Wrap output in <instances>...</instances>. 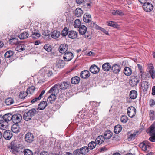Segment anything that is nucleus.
<instances>
[{
  "label": "nucleus",
  "instance_id": "1",
  "mask_svg": "<svg viewBox=\"0 0 155 155\" xmlns=\"http://www.w3.org/2000/svg\"><path fill=\"white\" fill-rule=\"evenodd\" d=\"M12 115L10 113L7 114L3 117L0 115V129L5 130L8 122L12 120Z\"/></svg>",
  "mask_w": 155,
  "mask_h": 155
},
{
  "label": "nucleus",
  "instance_id": "2",
  "mask_svg": "<svg viewBox=\"0 0 155 155\" xmlns=\"http://www.w3.org/2000/svg\"><path fill=\"white\" fill-rule=\"evenodd\" d=\"M69 84L68 82H63L54 85L51 87V89H54V91H59L58 87L61 89H65L69 87Z\"/></svg>",
  "mask_w": 155,
  "mask_h": 155
},
{
  "label": "nucleus",
  "instance_id": "3",
  "mask_svg": "<svg viewBox=\"0 0 155 155\" xmlns=\"http://www.w3.org/2000/svg\"><path fill=\"white\" fill-rule=\"evenodd\" d=\"M36 112L35 109L33 108L30 110L28 111L25 113L23 115V118L26 121H28L31 119L32 117L34 116Z\"/></svg>",
  "mask_w": 155,
  "mask_h": 155
},
{
  "label": "nucleus",
  "instance_id": "4",
  "mask_svg": "<svg viewBox=\"0 0 155 155\" xmlns=\"http://www.w3.org/2000/svg\"><path fill=\"white\" fill-rule=\"evenodd\" d=\"M11 152L14 154H16L19 152V148L18 147L17 143L15 141L12 142L10 145L8 147Z\"/></svg>",
  "mask_w": 155,
  "mask_h": 155
},
{
  "label": "nucleus",
  "instance_id": "5",
  "mask_svg": "<svg viewBox=\"0 0 155 155\" xmlns=\"http://www.w3.org/2000/svg\"><path fill=\"white\" fill-rule=\"evenodd\" d=\"M136 112V109L133 106H130L127 108V114L128 116L130 118H132L134 117Z\"/></svg>",
  "mask_w": 155,
  "mask_h": 155
},
{
  "label": "nucleus",
  "instance_id": "6",
  "mask_svg": "<svg viewBox=\"0 0 155 155\" xmlns=\"http://www.w3.org/2000/svg\"><path fill=\"white\" fill-rule=\"evenodd\" d=\"M139 81V79L137 76H132L130 79L129 84L131 86L134 87L137 85Z\"/></svg>",
  "mask_w": 155,
  "mask_h": 155
},
{
  "label": "nucleus",
  "instance_id": "7",
  "mask_svg": "<svg viewBox=\"0 0 155 155\" xmlns=\"http://www.w3.org/2000/svg\"><path fill=\"white\" fill-rule=\"evenodd\" d=\"M139 146L144 151L147 150V148L149 149L150 147V143L148 141H144L142 143H140Z\"/></svg>",
  "mask_w": 155,
  "mask_h": 155
},
{
  "label": "nucleus",
  "instance_id": "8",
  "mask_svg": "<svg viewBox=\"0 0 155 155\" xmlns=\"http://www.w3.org/2000/svg\"><path fill=\"white\" fill-rule=\"evenodd\" d=\"M143 10L147 12H150L153 8V6L152 4L145 2H143Z\"/></svg>",
  "mask_w": 155,
  "mask_h": 155
},
{
  "label": "nucleus",
  "instance_id": "9",
  "mask_svg": "<svg viewBox=\"0 0 155 155\" xmlns=\"http://www.w3.org/2000/svg\"><path fill=\"white\" fill-rule=\"evenodd\" d=\"M51 89V88L49 90V93H51V94L49 96V101L51 103H52V102L54 101L56 98L55 95L57 94L58 93V91H55L54 89Z\"/></svg>",
  "mask_w": 155,
  "mask_h": 155
},
{
  "label": "nucleus",
  "instance_id": "10",
  "mask_svg": "<svg viewBox=\"0 0 155 155\" xmlns=\"http://www.w3.org/2000/svg\"><path fill=\"white\" fill-rule=\"evenodd\" d=\"M22 119L21 115L19 114L12 115V120L15 124H18L19 123Z\"/></svg>",
  "mask_w": 155,
  "mask_h": 155
},
{
  "label": "nucleus",
  "instance_id": "11",
  "mask_svg": "<svg viewBox=\"0 0 155 155\" xmlns=\"http://www.w3.org/2000/svg\"><path fill=\"white\" fill-rule=\"evenodd\" d=\"M25 139L27 142L31 143L34 140L33 135L32 133L28 132L25 135Z\"/></svg>",
  "mask_w": 155,
  "mask_h": 155
},
{
  "label": "nucleus",
  "instance_id": "12",
  "mask_svg": "<svg viewBox=\"0 0 155 155\" xmlns=\"http://www.w3.org/2000/svg\"><path fill=\"white\" fill-rule=\"evenodd\" d=\"M139 134L138 131H134L133 133L130 134L129 132L127 134V139L129 141H130L134 140L135 137L137 136Z\"/></svg>",
  "mask_w": 155,
  "mask_h": 155
},
{
  "label": "nucleus",
  "instance_id": "13",
  "mask_svg": "<svg viewBox=\"0 0 155 155\" xmlns=\"http://www.w3.org/2000/svg\"><path fill=\"white\" fill-rule=\"evenodd\" d=\"M73 58V54L71 52H67L65 53L64 55L63 59L66 61L71 60Z\"/></svg>",
  "mask_w": 155,
  "mask_h": 155
},
{
  "label": "nucleus",
  "instance_id": "14",
  "mask_svg": "<svg viewBox=\"0 0 155 155\" xmlns=\"http://www.w3.org/2000/svg\"><path fill=\"white\" fill-rule=\"evenodd\" d=\"M121 67L120 65L118 64H114L111 66V70L114 74H118L120 71Z\"/></svg>",
  "mask_w": 155,
  "mask_h": 155
},
{
  "label": "nucleus",
  "instance_id": "15",
  "mask_svg": "<svg viewBox=\"0 0 155 155\" xmlns=\"http://www.w3.org/2000/svg\"><path fill=\"white\" fill-rule=\"evenodd\" d=\"M68 45L66 44H61L59 47V52L61 53H64L68 50Z\"/></svg>",
  "mask_w": 155,
  "mask_h": 155
},
{
  "label": "nucleus",
  "instance_id": "16",
  "mask_svg": "<svg viewBox=\"0 0 155 155\" xmlns=\"http://www.w3.org/2000/svg\"><path fill=\"white\" fill-rule=\"evenodd\" d=\"M12 132L10 130H7L4 132L3 137L5 139L7 140H9L12 137Z\"/></svg>",
  "mask_w": 155,
  "mask_h": 155
},
{
  "label": "nucleus",
  "instance_id": "17",
  "mask_svg": "<svg viewBox=\"0 0 155 155\" xmlns=\"http://www.w3.org/2000/svg\"><path fill=\"white\" fill-rule=\"evenodd\" d=\"M90 71L94 74L98 73L100 71V68L95 64L91 65L90 68Z\"/></svg>",
  "mask_w": 155,
  "mask_h": 155
},
{
  "label": "nucleus",
  "instance_id": "18",
  "mask_svg": "<svg viewBox=\"0 0 155 155\" xmlns=\"http://www.w3.org/2000/svg\"><path fill=\"white\" fill-rule=\"evenodd\" d=\"M102 68L103 71L108 72L111 69V66L109 63L106 62L102 65Z\"/></svg>",
  "mask_w": 155,
  "mask_h": 155
},
{
  "label": "nucleus",
  "instance_id": "19",
  "mask_svg": "<svg viewBox=\"0 0 155 155\" xmlns=\"http://www.w3.org/2000/svg\"><path fill=\"white\" fill-rule=\"evenodd\" d=\"M83 21L86 23H89L91 22L92 18L91 15L88 13H85L83 16Z\"/></svg>",
  "mask_w": 155,
  "mask_h": 155
},
{
  "label": "nucleus",
  "instance_id": "20",
  "mask_svg": "<svg viewBox=\"0 0 155 155\" xmlns=\"http://www.w3.org/2000/svg\"><path fill=\"white\" fill-rule=\"evenodd\" d=\"M78 36V33L75 31L71 30L68 31V37L71 39H75Z\"/></svg>",
  "mask_w": 155,
  "mask_h": 155
},
{
  "label": "nucleus",
  "instance_id": "21",
  "mask_svg": "<svg viewBox=\"0 0 155 155\" xmlns=\"http://www.w3.org/2000/svg\"><path fill=\"white\" fill-rule=\"evenodd\" d=\"M141 89L143 91H147L149 87L148 83L145 81H142L141 83Z\"/></svg>",
  "mask_w": 155,
  "mask_h": 155
},
{
  "label": "nucleus",
  "instance_id": "22",
  "mask_svg": "<svg viewBox=\"0 0 155 155\" xmlns=\"http://www.w3.org/2000/svg\"><path fill=\"white\" fill-rule=\"evenodd\" d=\"M89 71L87 70H84L82 71L80 74V77L84 79L88 78L90 76Z\"/></svg>",
  "mask_w": 155,
  "mask_h": 155
},
{
  "label": "nucleus",
  "instance_id": "23",
  "mask_svg": "<svg viewBox=\"0 0 155 155\" xmlns=\"http://www.w3.org/2000/svg\"><path fill=\"white\" fill-rule=\"evenodd\" d=\"M37 30L34 29L32 32V34L31 35V36L32 38L34 39H38L39 38L40 36V34Z\"/></svg>",
  "mask_w": 155,
  "mask_h": 155
},
{
  "label": "nucleus",
  "instance_id": "24",
  "mask_svg": "<svg viewBox=\"0 0 155 155\" xmlns=\"http://www.w3.org/2000/svg\"><path fill=\"white\" fill-rule=\"evenodd\" d=\"M14 52L12 51L9 50L7 51L4 54L5 58L12 59L13 57Z\"/></svg>",
  "mask_w": 155,
  "mask_h": 155
},
{
  "label": "nucleus",
  "instance_id": "25",
  "mask_svg": "<svg viewBox=\"0 0 155 155\" xmlns=\"http://www.w3.org/2000/svg\"><path fill=\"white\" fill-rule=\"evenodd\" d=\"M79 28V32L80 34L84 35L86 33L87 29L85 26L84 25H81Z\"/></svg>",
  "mask_w": 155,
  "mask_h": 155
},
{
  "label": "nucleus",
  "instance_id": "26",
  "mask_svg": "<svg viewBox=\"0 0 155 155\" xmlns=\"http://www.w3.org/2000/svg\"><path fill=\"white\" fill-rule=\"evenodd\" d=\"M104 138L103 136L100 135L96 138L95 142L97 144H101L104 142Z\"/></svg>",
  "mask_w": 155,
  "mask_h": 155
},
{
  "label": "nucleus",
  "instance_id": "27",
  "mask_svg": "<svg viewBox=\"0 0 155 155\" xmlns=\"http://www.w3.org/2000/svg\"><path fill=\"white\" fill-rule=\"evenodd\" d=\"M61 35L60 32L57 30H55L51 32V35L52 38L56 39L58 38Z\"/></svg>",
  "mask_w": 155,
  "mask_h": 155
},
{
  "label": "nucleus",
  "instance_id": "28",
  "mask_svg": "<svg viewBox=\"0 0 155 155\" xmlns=\"http://www.w3.org/2000/svg\"><path fill=\"white\" fill-rule=\"evenodd\" d=\"M132 71L131 69L128 67H126L124 69V73L127 76H130L132 73Z\"/></svg>",
  "mask_w": 155,
  "mask_h": 155
},
{
  "label": "nucleus",
  "instance_id": "29",
  "mask_svg": "<svg viewBox=\"0 0 155 155\" xmlns=\"http://www.w3.org/2000/svg\"><path fill=\"white\" fill-rule=\"evenodd\" d=\"M146 132L149 134L150 135H152L155 134V127L153 126H151L149 128L146 130Z\"/></svg>",
  "mask_w": 155,
  "mask_h": 155
},
{
  "label": "nucleus",
  "instance_id": "30",
  "mask_svg": "<svg viewBox=\"0 0 155 155\" xmlns=\"http://www.w3.org/2000/svg\"><path fill=\"white\" fill-rule=\"evenodd\" d=\"M28 36V32L26 31L20 34L19 35V37L21 39H24L27 38Z\"/></svg>",
  "mask_w": 155,
  "mask_h": 155
},
{
  "label": "nucleus",
  "instance_id": "31",
  "mask_svg": "<svg viewBox=\"0 0 155 155\" xmlns=\"http://www.w3.org/2000/svg\"><path fill=\"white\" fill-rule=\"evenodd\" d=\"M130 97L132 99H135L137 97V92L135 90H131L129 94Z\"/></svg>",
  "mask_w": 155,
  "mask_h": 155
},
{
  "label": "nucleus",
  "instance_id": "32",
  "mask_svg": "<svg viewBox=\"0 0 155 155\" xmlns=\"http://www.w3.org/2000/svg\"><path fill=\"white\" fill-rule=\"evenodd\" d=\"M47 105V103L46 101L41 102L38 106V108L40 110H43Z\"/></svg>",
  "mask_w": 155,
  "mask_h": 155
},
{
  "label": "nucleus",
  "instance_id": "33",
  "mask_svg": "<svg viewBox=\"0 0 155 155\" xmlns=\"http://www.w3.org/2000/svg\"><path fill=\"white\" fill-rule=\"evenodd\" d=\"M45 90H43L40 94L38 97H35V98L33 99L31 101V102L32 103H33L35 102H36L37 101L40 100L42 97V96L45 93Z\"/></svg>",
  "mask_w": 155,
  "mask_h": 155
},
{
  "label": "nucleus",
  "instance_id": "34",
  "mask_svg": "<svg viewBox=\"0 0 155 155\" xmlns=\"http://www.w3.org/2000/svg\"><path fill=\"white\" fill-rule=\"evenodd\" d=\"M112 133L110 130H107L105 132L104 134V139H110L112 135Z\"/></svg>",
  "mask_w": 155,
  "mask_h": 155
},
{
  "label": "nucleus",
  "instance_id": "35",
  "mask_svg": "<svg viewBox=\"0 0 155 155\" xmlns=\"http://www.w3.org/2000/svg\"><path fill=\"white\" fill-rule=\"evenodd\" d=\"M74 12L75 15L78 17H81L83 13V11L79 8H77Z\"/></svg>",
  "mask_w": 155,
  "mask_h": 155
},
{
  "label": "nucleus",
  "instance_id": "36",
  "mask_svg": "<svg viewBox=\"0 0 155 155\" xmlns=\"http://www.w3.org/2000/svg\"><path fill=\"white\" fill-rule=\"evenodd\" d=\"M80 78L78 76L73 77L71 80V83L74 84H77L79 83L80 81Z\"/></svg>",
  "mask_w": 155,
  "mask_h": 155
},
{
  "label": "nucleus",
  "instance_id": "37",
  "mask_svg": "<svg viewBox=\"0 0 155 155\" xmlns=\"http://www.w3.org/2000/svg\"><path fill=\"white\" fill-rule=\"evenodd\" d=\"M150 68L149 70V72L152 78L153 79H154L155 78V73L154 71V68L153 66L152 65L150 67Z\"/></svg>",
  "mask_w": 155,
  "mask_h": 155
},
{
  "label": "nucleus",
  "instance_id": "38",
  "mask_svg": "<svg viewBox=\"0 0 155 155\" xmlns=\"http://www.w3.org/2000/svg\"><path fill=\"white\" fill-rule=\"evenodd\" d=\"M25 45L22 44L18 45L16 48V51H22L25 50Z\"/></svg>",
  "mask_w": 155,
  "mask_h": 155
},
{
  "label": "nucleus",
  "instance_id": "39",
  "mask_svg": "<svg viewBox=\"0 0 155 155\" xmlns=\"http://www.w3.org/2000/svg\"><path fill=\"white\" fill-rule=\"evenodd\" d=\"M9 42L12 45H17L18 44V39L16 38L10 39L9 41Z\"/></svg>",
  "mask_w": 155,
  "mask_h": 155
},
{
  "label": "nucleus",
  "instance_id": "40",
  "mask_svg": "<svg viewBox=\"0 0 155 155\" xmlns=\"http://www.w3.org/2000/svg\"><path fill=\"white\" fill-rule=\"evenodd\" d=\"M122 129L121 126L120 125H117L114 127V132L115 133L118 134L121 131Z\"/></svg>",
  "mask_w": 155,
  "mask_h": 155
},
{
  "label": "nucleus",
  "instance_id": "41",
  "mask_svg": "<svg viewBox=\"0 0 155 155\" xmlns=\"http://www.w3.org/2000/svg\"><path fill=\"white\" fill-rule=\"evenodd\" d=\"M81 154H87L89 151L88 147L87 146H84L80 148Z\"/></svg>",
  "mask_w": 155,
  "mask_h": 155
},
{
  "label": "nucleus",
  "instance_id": "42",
  "mask_svg": "<svg viewBox=\"0 0 155 155\" xmlns=\"http://www.w3.org/2000/svg\"><path fill=\"white\" fill-rule=\"evenodd\" d=\"M110 13L113 15H124L123 13L121 10H112L110 11Z\"/></svg>",
  "mask_w": 155,
  "mask_h": 155
},
{
  "label": "nucleus",
  "instance_id": "43",
  "mask_svg": "<svg viewBox=\"0 0 155 155\" xmlns=\"http://www.w3.org/2000/svg\"><path fill=\"white\" fill-rule=\"evenodd\" d=\"M81 25V23L79 19H76L75 20L74 26L76 28H79Z\"/></svg>",
  "mask_w": 155,
  "mask_h": 155
},
{
  "label": "nucleus",
  "instance_id": "44",
  "mask_svg": "<svg viewBox=\"0 0 155 155\" xmlns=\"http://www.w3.org/2000/svg\"><path fill=\"white\" fill-rule=\"evenodd\" d=\"M5 102L7 105H10L14 102L13 100L11 98H9L5 99Z\"/></svg>",
  "mask_w": 155,
  "mask_h": 155
},
{
  "label": "nucleus",
  "instance_id": "45",
  "mask_svg": "<svg viewBox=\"0 0 155 155\" xmlns=\"http://www.w3.org/2000/svg\"><path fill=\"white\" fill-rule=\"evenodd\" d=\"M28 94V93L26 91H21L19 93V96L21 98H24L26 97Z\"/></svg>",
  "mask_w": 155,
  "mask_h": 155
},
{
  "label": "nucleus",
  "instance_id": "46",
  "mask_svg": "<svg viewBox=\"0 0 155 155\" xmlns=\"http://www.w3.org/2000/svg\"><path fill=\"white\" fill-rule=\"evenodd\" d=\"M11 130L14 133H17L19 131L18 127L17 125H13L11 127Z\"/></svg>",
  "mask_w": 155,
  "mask_h": 155
},
{
  "label": "nucleus",
  "instance_id": "47",
  "mask_svg": "<svg viewBox=\"0 0 155 155\" xmlns=\"http://www.w3.org/2000/svg\"><path fill=\"white\" fill-rule=\"evenodd\" d=\"M69 29L67 27H65L62 30L61 35L63 36H65L67 35H68Z\"/></svg>",
  "mask_w": 155,
  "mask_h": 155
},
{
  "label": "nucleus",
  "instance_id": "48",
  "mask_svg": "<svg viewBox=\"0 0 155 155\" xmlns=\"http://www.w3.org/2000/svg\"><path fill=\"white\" fill-rule=\"evenodd\" d=\"M24 155H33V153L31 150L29 149H25L23 151Z\"/></svg>",
  "mask_w": 155,
  "mask_h": 155
},
{
  "label": "nucleus",
  "instance_id": "49",
  "mask_svg": "<svg viewBox=\"0 0 155 155\" xmlns=\"http://www.w3.org/2000/svg\"><path fill=\"white\" fill-rule=\"evenodd\" d=\"M97 143L95 142L92 141L88 144V147L90 149H93L95 148Z\"/></svg>",
  "mask_w": 155,
  "mask_h": 155
},
{
  "label": "nucleus",
  "instance_id": "50",
  "mask_svg": "<svg viewBox=\"0 0 155 155\" xmlns=\"http://www.w3.org/2000/svg\"><path fill=\"white\" fill-rule=\"evenodd\" d=\"M128 120L127 117L125 115H123L121 116L120 118V120L122 123H126Z\"/></svg>",
  "mask_w": 155,
  "mask_h": 155
},
{
  "label": "nucleus",
  "instance_id": "51",
  "mask_svg": "<svg viewBox=\"0 0 155 155\" xmlns=\"http://www.w3.org/2000/svg\"><path fill=\"white\" fill-rule=\"evenodd\" d=\"M35 87L34 86H32L29 87L27 89V92L28 94H31L33 93L35 90Z\"/></svg>",
  "mask_w": 155,
  "mask_h": 155
},
{
  "label": "nucleus",
  "instance_id": "52",
  "mask_svg": "<svg viewBox=\"0 0 155 155\" xmlns=\"http://www.w3.org/2000/svg\"><path fill=\"white\" fill-rule=\"evenodd\" d=\"M63 60H59L57 64L58 68H63L64 66V64L63 63Z\"/></svg>",
  "mask_w": 155,
  "mask_h": 155
},
{
  "label": "nucleus",
  "instance_id": "53",
  "mask_svg": "<svg viewBox=\"0 0 155 155\" xmlns=\"http://www.w3.org/2000/svg\"><path fill=\"white\" fill-rule=\"evenodd\" d=\"M138 68L139 70L140 71V73L139 75L141 77L142 76V74L143 73V68L142 66L140 64H137Z\"/></svg>",
  "mask_w": 155,
  "mask_h": 155
},
{
  "label": "nucleus",
  "instance_id": "54",
  "mask_svg": "<svg viewBox=\"0 0 155 155\" xmlns=\"http://www.w3.org/2000/svg\"><path fill=\"white\" fill-rule=\"evenodd\" d=\"M91 33L87 31L84 34V37L88 39H90L91 38Z\"/></svg>",
  "mask_w": 155,
  "mask_h": 155
},
{
  "label": "nucleus",
  "instance_id": "55",
  "mask_svg": "<svg viewBox=\"0 0 155 155\" xmlns=\"http://www.w3.org/2000/svg\"><path fill=\"white\" fill-rule=\"evenodd\" d=\"M73 154L74 155H80V154H81V149H77L76 150L74 151Z\"/></svg>",
  "mask_w": 155,
  "mask_h": 155
},
{
  "label": "nucleus",
  "instance_id": "56",
  "mask_svg": "<svg viewBox=\"0 0 155 155\" xmlns=\"http://www.w3.org/2000/svg\"><path fill=\"white\" fill-rule=\"evenodd\" d=\"M149 116L150 119H153L154 117V112L153 111H150Z\"/></svg>",
  "mask_w": 155,
  "mask_h": 155
},
{
  "label": "nucleus",
  "instance_id": "57",
  "mask_svg": "<svg viewBox=\"0 0 155 155\" xmlns=\"http://www.w3.org/2000/svg\"><path fill=\"white\" fill-rule=\"evenodd\" d=\"M149 140L152 142H155V134H154L150 137L149 139Z\"/></svg>",
  "mask_w": 155,
  "mask_h": 155
},
{
  "label": "nucleus",
  "instance_id": "58",
  "mask_svg": "<svg viewBox=\"0 0 155 155\" xmlns=\"http://www.w3.org/2000/svg\"><path fill=\"white\" fill-rule=\"evenodd\" d=\"M91 24H90V26L92 28H96V27L97 26V25L95 24V23L94 22H92L91 21Z\"/></svg>",
  "mask_w": 155,
  "mask_h": 155
},
{
  "label": "nucleus",
  "instance_id": "59",
  "mask_svg": "<svg viewBox=\"0 0 155 155\" xmlns=\"http://www.w3.org/2000/svg\"><path fill=\"white\" fill-rule=\"evenodd\" d=\"M149 104L150 106H153L155 105V101L153 99H151L149 101Z\"/></svg>",
  "mask_w": 155,
  "mask_h": 155
},
{
  "label": "nucleus",
  "instance_id": "60",
  "mask_svg": "<svg viewBox=\"0 0 155 155\" xmlns=\"http://www.w3.org/2000/svg\"><path fill=\"white\" fill-rule=\"evenodd\" d=\"M108 25L109 26L113 27H115L116 26L114 22L112 21H110L109 22Z\"/></svg>",
  "mask_w": 155,
  "mask_h": 155
},
{
  "label": "nucleus",
  "instance_id": "61",
  "mask_svg": "<svg viewBox=\"0 0 155 155\" xmlns=\"http://www.w3.org/2000/svg\"><path fill=\"white\" fill-rule=\"evenodd\" d=\"M50 51L51 52V53H49V55H50V56L51 58H52L54 56L55 53L54 51L51 52V49H50Z\"/></svg>",
  "mask_w": 155,
  "mask_h": 155
},
{
  "label": "nucleus",
  "instance_id": "62",
  "mask_svg": "<svg viewBox=\"0 0 155 155\" xmlns=\"http://www.w3.org/2000/svg\"><path fill=\"white\" fill-rule=\"evenodd\" d=\"M84 1V0H76V2L78 4H81Z\"/></svg>",
  "mask_w": 155,
  "mask_h": 155
},
{
  "label": "nucleus",
  "instance_id": "63",
  "mask_svg": "<svg viewBox=\"0 0 155 155\" xmlns=\"http://www.w3.org/2000/svg\"><path fill=\"white\" fill-rule=\"evenodd\" d=\"M152 95H155V86H153L152 87Z\"/></svg>",
  "mask_w": 155,
  "mask_h": 155
},
{
  "label": "nucleus",
  "instance_id": "64",
  "mask_svg": "<svg viewBox=\"0 0 155 155\" xmlns=\"http://www.w3.org/2000/svg\"><path fill=\"white\" fill-rule=\"evenodd\" d=\"M40 155H48V152L44 151L40 153Z\"/></svg>",
  "mask_w": 155,
  "mask_h": 155
}]
</instances>
